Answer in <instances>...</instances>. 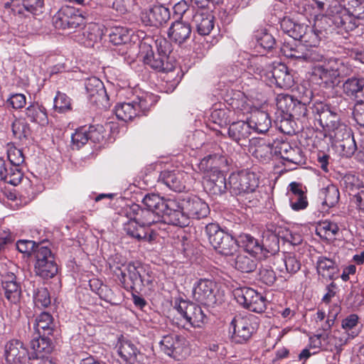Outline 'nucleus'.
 <instances>
[{
  "instance_id": "f257e3e1",
  "label": "nucleus",
  "mask_w": 364,
  "mask_h": 364,
  "mask_svg": "<svg viewBox=\"0 0 364 364\" xmlns=\"http://www.w3.org/2000/svg\"><path fill=\"white\" fill-rule=\"evenodd\" d=\"M142 203L145 208L133 204L125 210L129 220L124 223V230L139 241L151 242L155 239V233L149 227L162 221V210L166 207L164 198L154 193L146 194Z\"/></svg>"
},
{
  "instance_id": "f03ea898",
  "label": "nucleus",
  "mask_w": 364,
  "mask_h": 364,
  "mask_svg": "<svg viewBox=\"0 0 364 364\" xmlns=\"http://www.w3.org/2000/svg\"><path fill=\"white\" fill-rule=\"evenodd\" d=\"M348 8L336 4L329 9L328 14L320 20L321 23H331L343 34L355 30L364 18V0H348Z\"/></svg>"
},
{
  "instance_id": "7ed1b4c3",
  "label": "nucleus",
  "mask_w": 364,
  "mask_h": 364,
  "mask_svg": "<svg viewBox=\"0 0 364 364\" xmlns=\"http://www.w3.org/2000/svg\"><path fill=\"white\" fill-rule=\"evenodd\" d=\"M318 23H316L314 28L304 23H295L290 19H284L281 26L294 39L301 41L306 46L316 47L323 36V31L316 28Z\"/></svg>"
},
{
  "instance_id": "20e7f679",
  "label": "nucleus",
  "mask_w": 364,
  "mask_h": 364,
  "mask_svg": "<svg viewBox=\"0 0 364 364\" xmlns=\"http://www.w3.org/2000/svg\"><path fill=\"white\" fill-rule=\"evenodd\" d=\"M156 96L145 93L130 102H123L115 106V114L119 119L124 122L132 120L141 114H145L156 102Z\"/></svg>"
},
{
  "instance_id": "39448f33",
  "label": "nucleus",
  "mask_w": 364,
  "mask_h": 364,
  "mask_svg": "<svg viewBox=\"0 0 364 364\" xmlns=\"http://www.w3.org/2000/svg\"><path fill=\"white\" fill-rule=\"evenodd\" d=\"M205 233L209 242L218 253L230 256L237 251V240L223 230L218 224H208L205 227Z\"/></svg>"
},
{
  "instance_id": "423d86ee",
  "label": "nucleus",
  "mask_w": 364,
  "mask_h": 364,
  "mask_svg": "<svg viewBox=\"0 0 364 364\" xmlns=\"http://www.w3.org/2000/svg\"><path fill=\"white\" fill-rule=\"evenodd\" d=\"M122 267L123 269L121 267H116V269L120 272L121 277L119 279L125 289H140L151 284V277L148 274L147 277L143 274L145 269L140 263L130 262Z\"/></svg>"
},
{
  "instance_id": "0eeeda50",
  "label": "nucleus",
  "mask_w": 364,
  "mask_h": 364,
  "mask_svg": "<svg viewBox=\"0 0 364 364\" xmlns=\"http://www.w3.org/2000/svg\"><path fill=\"white\" fill-rule=\"evenodd\" d=\"M90 12L73 6L62 7L53 17V23L58 29H73L85 23Z\"/></svg>"
},
{
  "instance_id": "6e6552de",
  "label": "nucleus",
  "mask_w": 364,
  "mask_h": 364,
  "mask_svg": "<svg viewBox=\"0 0 364 364\" xmlns=\"http://www.w3.org/2000/svg\"><path fill=\"white\" fill-rule=\"evenodd\" d=\"M257 328V323L252 316H235L230 322V328H232V342L239 344L247 342Z\"/></svg>"
},
{
  "instance_id": "1a4fd4ad",
  "label": "nucleus",
  "mask_w": 364,
  "mask_h": 364,
  "mask_svg": "<svg viewBox=\"0 0 364 364\" xmlns=\"http://www.w3.org/2000/svg\"><path fill=\"white\" fill-rule=\"evenodd\" d=\"M230 191L235 195H242V193L255 191L259 186V178L252 171L242 170L238 173H233L229 177Z\"/></svg>"
},
{
  "instance_id": "9d476101",
  "label": "nucleus",
  "mask_w": 364,
  "mask_h": 364,
  "mask_svg": "<svg viewBox=\"0 0 364 364\" xmlns=\"http://www.w3.org/2000/svg\"><path fill=\"white\" fill-rule=\"evenodd\" d=\"M179 198L181 208L188 215V219L200 220L206 218L210 213L208 205L194 195H184Z\"/></svg>"
},
{
  "instance_id": "9b49d317",
  "label": "nucleus",
  "mask_w": 364,
  "mask_h": 364,
  "mask_svg": "<svg viewBox=\"0 0 364 364\" xmlns=\"http://www.w3.org/2000/svg\"><path fill=\"white\" fill-rule=\"evenodd\" d=\"M174 308L193 327H200L207 319L201 307L193 302L180 300L178 303L176 302Z\"/></svg>"
},
{
  "instance_id": "f8f14e48",
  "label": "nucleus",
  "mask_w": 364,
  "mask_h": 364,
  "mask_svg": "<svg viewBox=\"0 0 364 364\" xmlns=\"http://www.w3.org/2000/svg\"><path fill=\"white\" fill-rule=\"evenodd\" d=\"M139 54L146 65L156 71L169 72L173 69V65L171 63L166 60L157 53H155L152 46L145 41L140 43Z\"/></svg>"
},
{
  "instance_id": "ddd939ff",
  "label": "nucleus",
  "mask_w": 364,
  "mask_h": 364,
  "mask_svg": "<svg viewBox=\"0 0 364 364\" xmlns=\"http://www.w3.org/2000/svg\"><path fill=\"white\" fill-rule=\"evenodd\" d=\"M166 207L162 210V220L176 226L186 227L189 225V219L181 208L179 198L177 199H165Z\"/></svg>"
},
{
  "instance_id": "4468645a",
  "label": "nucleus",
  "mask_w": 364,
  "mask_h": 364,
  "mask_svg": "<svg viewBox=\"0 0 364 364\" xmlns=\"http://www.w3.org/2000/svg\"><path fill=\"white\" fill-rule=\"evenodd\" d=\"M159 344L166 354L176 359L180 360L188 354L185 339L178 335L164 336Z\"/></svg>"
},
{
  "instance_id": "2eb2a0df",
  "label": "nucleus",
  "mask_w": 364,
  "mask_h": 364,
  "mask_svg": "<svg viewBox=\"0 0 364 364\" xmlns=\"http://www.w3.org/2000/svg\"><path fill=\"white\" fill-rule=\"evenodd\" d=\"M314 109L317 115L316 120L326 132L331 133L342 124L338 114L328 105L318 103Z\"/></svg>"
},
{
  "instance_id": "dca6fc26",
  "label": "nucleus",
  "mask_w": 364,
  "mask_h": 364,
  "mask_svg": "<svg viewBox=\"0 0 364 364\" xmlns=\"http://www.w3.org/2000/svg\"><path fill=\"white\" fill-rule=\"evenodd\" d=\"M216 284L210 279H200L193 287L194 299L205 306H210L216 304Z\"/></svg>"
},
{
  "instance_id": "f3484780",
  "label": "nucleus",
  "mask_w": 364,
  "mask_h": 364,
  "mask_svg": "<svg viewBox=\"0 0 364 364\" xmlns=\"http://www.w3.org/2000/svg\"><path fill=\"white\" fill-rule=\"evenodd\" d=\"M1 282L6 299L12 304H18L22 295L19 279H18L14 273L6 272L2 274Z\"/></svg>"
},
{
  "instance_id": "a211bd4d",
  "label": "nucleus",
  "mask_w": 364,
  "mask_h": 364,
  "mask_svg": "<svg viewBox=\"0 0 364 364\" xmlns=\"http://www.w3.org/2000/svg\"><path fill=\"white\" fill-rule=\"evenodd\" d=\"M119 355L129 364H144L145 355L131 341L122 338L117 345Z\"/></svg>"
},
{
  "instance_id": "6ab92c4d",
  "label": "nucleus",
  "mask_w": 364,
  "mask_h": 364,
  "mask_svg": "<svg viewBox=\"0 0 364 364\" xmlns=\"http://www.w3.org/2000/svg\"><path fill=\"white\" fill-rule=\"evenodd\" d=\"M188 178V175L184 171L165 170L161 172L158 182L171 191L182 192L186 189Z\"/></svg>"
},
{
  "instance_id": "aec40b11",
  "label": "nucleus",
  "mask_w": 364,
  "mask_h": 364,
  "mask_svg": "<svg viewBox=\"0 0 364 364\" xmlns=\"http://www.w3.org/2000/svg\"><path fill=\"white\" fill-rule=\"evenodd\" d=\"M267 77L272 84L282 89H289L294 82L287 67L282 63L274 64L272 69L267 73Z\"/></svg>"
},
{
  "instance_id": "412c9836",
  "label": "nucleus",
  "mask_w": 364,
  "mask_h": 364,
  "mask_svg": "<svg viewBox=\"0 0 364 364\" xmlns=\"http://www.w3.org/2000/svg\"><path fill=\"white\" fill-rule=\"evenodd\" d=\"M85 87L90 102L99 105L107 100V95L102 82L96 77L87 78Z\"/></svg>"
},
{
  "instance_id": "4be33fe9",
  "label": "nucleus",
  "mask_w": 364,
  "mask_h": 364,
  "mask_svg": "<svg viewBox=\"0 0 364 364\" xmlns=\"http://www.w3.org/2000/svg\"><path fill=\"white\" fill-rule=\"evenodd\" d=\"M28 355L27 348L18 340L9 341L4 348L6 364H18L24 362Z\"/></svg>"
},
{
  "instance_id": "5701e85b",
  "label": "nucleus",
  "mask_w": 364,
  "mask_h": 364,
  "mask_svg": "<svg viewBox=\"0 0 364 364\" xmlns=\"http://www.w3.org/2000/svg\"><path fill=\"white\" fill-rule=\"evenodd\" d=\"M142 21L151 26H160L170 18L168 9L164 6H154L141 16Z\"/></svg>"
},
{
  "instance_id": "b1692460",
  "label": "nucleus",
  "mask_w": 364,
  "mask_h": 364,
  "mask_svg": "<svg viewBox=\"0 0 364 364\" xmlns=\"http://www.w3.org/2000/svg\"><path fill=\"white\" fill-rule=\"evenodd\" d=\"M205 177L207 178L204 182V188L209 194L220 195L225 192L228 188L226 179L220 170L215 169Z\"/></svg>"
},
{
  "instance_id": "393cba45",
  "label": "nucleus",
  "mask_w": 364,
  "mask_h": 364,
  "mask_svg": "<svg viewBox=\"0 0 364 364\" xmlns=\"http://www.w3.org/2000/svg\"><path fill=\"white\" fill-rule=\"evenodd\" d=\"M291 146H292L288 141L277 139L276 140H274L272 144L264 143L259 145L255 149L254 154L256 157H262V152H264V154H273L276 156H280L283 159Z\"/></svg>"
},
{
  "instance_id": "a878e982",
  "label": "nucleus",
  "mask_w": 364,
  "mask_h": 364,
  "mask_svg": "<svg viewBox=\"0 0 364 364\" xmlns=\"http://www.w3.org/2000/svg\"><path fill=\"white\" fill-rule=\"evenodd\" d=\"M343 93L353 100H356L364 95V77L354 75L347 78L342 85Z\"/></svg>"
},
{
  "instance_id": "bb28decb",
  "label": "nucleus",
  "mask_w": 364,
  "mask_h": 364,
  "mask_svg": "<svg viewBox=\"0 0 364 364\" xmlns=\"http://www.w3.org/2000/svg\"><path fill=\"white\" fill-rule=\"evenodd\" d=\"M251 127L248 122L238 121L232 123L228 128V136L240 145H244L251 134Z\"/></svg>"
},
{
  "instance_id": "cd10ccee",
  "label": "nucleus",
  "mask_w": 364,
  "mask_h": 364,
  "mask_svg": "<svg viewBox=\"0 0 364 364\" xmlns=\"http://www.w3.org/2000/svg\"><path fill=\"white\" fill-rule=\"evenodd\" d=\"M191 31V26L188 23L176 21L169 28L168 36L172 41L181 44L190 38Z\"/></svg>"
},
{
  "instance_id": "c85d7f7f",
  "label": "nucleus",
  "mask_w": 364,
  "mask_h": 364,
  "mask_svg": "<svg viewBox=\"0 0 364 364\" xmlns=\"http://www.w3.org/2000/svg\"><path fill=\"white\" fill-rule=\"evenodd\" d=\"M260 247L259 259L273 256L279 251V239L276 234L267 232L263 235Z\"/></svg>"
},
{
  "instance_id": "c756f323",
  "label": "nucleus",
  "mask_w": 364,
  "mask_h": 364,
  "mask_svg": "<svg viewBox=\"0 0 364 364\" xmlns=\"http://www.w3.org/2000/svg\"><path fill=\"white\" fill-rule=\"evenodd\" d=\"M290 193L289 202L291 208L294 210L305 209L308 205V201L304 191L302 190L301 184L296 182H291L289 184Z\"/></svg>"
},
{
  "instance_id": "7c9ffc66",
  "label": "nucleus",
  "mask_w": 364,
  "mask_h": 364,
  "mask_svg": "<svg viewBox=\"0 0 364 364\" xmlns=\"http://www.w3.org/2000/svg\"><path fill=\"white\" fill-rule=\"evenodd\" d=\"M228 166V160L225 157L213 154L205 156L199 163L198 168L200 171L204 172L206 175L214 171L219 170L223 167Z\"/></svg>"
},
{
  "instance_id": "2f4dec72",
  "label": "nucleus",
  "mask_w": 364,
  "mask_h": 364,
  "mask_svg": "<svg viewBox=\"0 0 364 364\" xmlns=\"http://www.w3.org/2000/svg\"><path fill=\"white\" fill-rule=\"evenodd\" d=\"M248 122L251 129L258 133H265L272 124L268 113L259 109L255 110L251 114Z\"/></svg>"
},
{
  "instance_id": "473e14b6",
  "label": "nucleus",
  "mask_w": 364,
  "mask_h": 364,
  "mask_svg": "<svg viewBox=\"0 0 364 364\" xmlns=\"http://www.w3.org/2000/svg\"><path fill=\"white\" fill-rule=\"evenodd\" d=\"M357 335L353 331L351 333L348 332H344L340 335L339 331H335L333 335L329 334H320L318 336V338L320 339V343L322 342H332L333 348L340 353L342 350V346L346 345L349 339L353 338Z\"/></svg>"
},
{
  "instance_id": "72a5a7b5",
  "label": "nucleus",
  "mask_w": 364,
  "mask_h": 364,
  "mask_svg": "<svg viewBox=\"0 0 364 364\" xmlns=\"http://www.w3.org/2000/svg\"><path fill=\"white\" fill-rule=\"evenodd\" d=\"M193 22L201 36L208 35L214 28V16L208 12H196Z\"/></svg>"
},
{
  "instance_id": "f704fd0d",
  "label": "nucleus",
  "mask_w": 364,
  "mask_h": 364,
  "mask_svg": "<svg viewBox=\"0 0 364 364\" xmlns=\"http://www.w3.org/2000/svg\"><path fill=\"white\" fill-rule=\"evenodd\" d=\"M318 274L325 279H333L338 272L336 262L326 257H319L316 262Z\"/></svg>"
},
{
  "instance_id": "c9c22d12",
  "label": "nucleus",
  "mask_w": 364,
  "mask_h": 364,
  "mask_svg": "<svg viewBox=\"0 0 364 364\" xmlns=\"http://www.w3.org/2000/svg\"><path fill=\"white\" fill-rule=\"evenodd\" d=\"M102 31L99 25L90 23L84 28L80 41L85 46L93 47L96 43L102 39Z\"/></svg>"
},
{
  "instance_id": "e433bc0d",
  "label": "nucleus",
  "mask_w": 364,
  "mask_h": 364,
  "mask_svg": "<svg viewBox=\"0 0 364 364\" xmlns=\"http://www.w3.org/2000/svg\"><path fill=\"white\" fill-rule=\"evenodd\" d=\"M240 245L250 255L259 259V254L262 252L260 242L250 234H240L237 239V246Z\"/></svg>"
},
{
  "instance_id": "4c0bfd02",
  "label": "nucleus",
  "mask_w": 364,
  "mask_h": 364,
  "mask_svg": "<svg viewBox=\"0 0 364 364\" xmlns=\"http://www.w3.org/2000/svg\"><path fill=\"white\" fill-rule=\"evenodd\" d=\"M34 328L38 335H52L53 331V316L47 312L41 313L35 319Z\"/></svg>"
},
{
  "instance_id": "58836bf2",
  "label": "nucleus",
  "mask_w": 364,
  "mask_h": 364,
  "mask_svg": "<svg viewBox=\"0 0 364 364\" xmlns=\"http://www.w3.org/2000/svg\"><path fill=\"white\" fill-rule=\"evenodd\" d=\"M44 1L45 0H22V6L14 9V11L25 16L29 14L39 15L43 13Z\"/></svg>"
},
{
  "instance_id": "ea45409f",
  "label": "nucleus",
  "mask_w": 364,
  "mask_h": 364,
  "mask_svg": "<svg viewBox=\"0 0 364 364\" xmlns=\"http://www.w3.org/2000/svg\"><path fill=\"white\" fill-rule=\"evenodd\" d=\"M26 115L31 122L45 126L48 119L46 109L38 104H33L26 109Z\"/></svg>"
},
{
  "instance_id": "a19ab883",
  "label": "nucleus",
  "mask_w": 364,
  "mask_h": 364,
  "mask_svg": "<svg viewBox=\"0 0 364 364\" xmlns=\"http://www.w3.org/2000/svg\"><path fill=\"white\" fill-rule=\"evenodd\" d=\"M314 74L319 77L321 81V83H323L326 86H331L337 78L331 62L326 65L316 67Z\"/></svg>"
},
{
  "instance_id": "79ce46f5",
  "label": "nucleus",
  "mask_w": 364,
  "mask_h": 364,
  "mask_svg": "<svg viewBox=\"0 0 364 364\" xmlns=\"http://www.w3.org/2000/svg\"><path fill=\"white\" fill-rule=\"evenodd\" d=\"M343 187L349 195L355 198L359 195L360 191L364 188V183L356 176L346 174L343 178Z\"/></svg>"
},
{
  "instance_id": "37998d69",
  "label": "nucleus",
  "mask_w": 364,
  "mask_h": 364,
  "mask_svg": "<svg viewBox=\"0 0 364 364\" xmlns=\"http://www.w3.org/2000/svg\"><path fill=\"white\" fill-rule=\"evenodd\" d=\"M58 271L55 261L46 262L43 264H34V272L36 275L43 279H50L55 277Z\"/></svg>"
},
{
  "instance_id": "c03bdc74",
  "label": "nucleus",
  "mask_w": 364,
  "mask_h": 364,
  "mask_svg": "<svg viewBox=\"0 0 364 364\" xmlns=\"http://www.w3.org/2000/svg\"><path fill=\"white\" fill-rule=\"evenodd\" d=\"M320 196L323 199V205L333 207L338 202L340 194L338 188L330 184L321 191Z\"/></svg>"
},
{
  "instance_id": "a18cd8bd",
  "label": "nucleus",
  "mask_w": 364,
  "mask_h": 364,
  "mask_svg": "<svg viewBox=\"0 0 364 364\" xmlns=\"http://www.w3.org/2000/svg\"><path fill=\"white\" fill-rule=\"evenodd\" d=\"M257 291L248 287H242L236 288L233 291V294L237 302L245 307L251 303V299L257 294Z\"/></svg>"
},
{
  "instance_id": "49530a36",
  "label": "nucleus",
  "mask_w": 364,
  "mask_h": 364,
  "mask_svg": "<svg viewBox=\"0 0 364 364\" xmlns=\"http://www.w3.org/2000/svg\"><path fill=\"white\" fill-rule=\"evenodd\" d=\"M234 265L236 269L244 273L252 272L257 268L256 261L244 254L237 255Z\"/></svg>"
},
{
  "instance_id": "de8ad7c7",
  "label": "nucleus",
  "mask_w": 364,
  "mask_h": 364,
  "mask_svg": "<svg viewBox=\"0 0 364 364\" xmlns=\"http://www.w3.org/2000/svg\"><path fill=\"white\" fill-rule=\"evenodd\" d=\"M318 234L326 239H333L338 234L340 228L336 223L325 220L319 222L317 228Z\"/></svg>"
},
{
  "instance_id": "09e8293b",
  "label": "nucleus",
  "mask_w": 364,
  "mask_h": 364,
  "mask_svg": "<svg viewBox=\"0 0 364 364\" xmlns=\"http://www.w3.org/2000/svg\"><path fill=\"white\" fill-rule=\"evenodd\" d=\"M48 336L38 335V338H33L31 341V348L36 353H50L53 350L52 342Z\"/></svg>"
},
{
  "instance_id": "8fccbe9b",
  "label": "nucleus",
  "mask_w": 364,
  "mask_h": 364,
  "mask_svg": "<svg viewBox=\"0 0 364 364\" xmlns=\"http://www.w3.org/2000/svg\"><path fill=\"white\" fill-rule=\"evenodd\" d=\"M109 41L114 45H122L129 41V31L122 26L113 27L109 34Z\"/></svg>"
},
{
  "instance_id": "3c124183",
  "label": "nucleus",
  "mask_w": 364,
  "mask_h": 364,
  "mask_svg": "<svg viewBox=\"0 0 364 364\" xmlns=\"http://www.w3.org/2000/svg\"><path fill=\"white\" fill-rule=\"evenodd\" d=\"M283 159L287 163L293 165L291 169H295L296 166L305 164L304 153L301 148L298 146H291Z\"/></svg>"
},
{
  "instance_id": "603ef678",
  "label": "nucleus",
  "mask_w": 364,
  "mask_h": 364,
  "mask_svg": "<svg viewBox=\"0 0 364 364\" xmlns=\"http://www.w3.org/2000/svg\"><path fill=\"white\" fill-rule=\"evenodd\" d=\"M33 255L35 257V264H43L46 262L55 261V257L50 248L42 244L36 245Z\"/></svg>"
},
{
  "instance_id": "864d4df0",
  "label": "nucleus",
  "mask_w": 364,
  "mask_h": 364,
  "mask_svg": "<svg viewBox=\"0 0 364 364\" xmlns=\"http://www.w3.org/2000/svg\"><path fill=\"white\" fill-rule=\"evenodd\" d=\"M11 129L14 136L19 140L26 139L31 134L29 125L22 119H16L11 124Z\"/></svg>"
},
{
  "instance_id": "5fc2aeb1",
  "label": "nucleus",
  "mask_w": 364,
  "mask_h": 364,
  "mask_svg": "<svg viewBox=\"0 0 364 364\" xmlns=\"http://www.w3.org/2000/svg\"><path fill=\"white\" fill-rule=\"evenodd\" d=\"M23 176V173L19 166H10L6 168L1 181L16 186L21 183Z\"/></svg>"
},
{
  "instance_id": "6e6d98bb",
  "label": "nucleus",
  "mask_w": 364,
  "mask_h": 364,
  "mask_svg": "<svg viewBox=\"0 0 364 364\" xmlns=\"http://www.w3.org/2000/svg\"><path fill=\"white\" fill-rule=\"evenodd\" d=\"M255 37L257 45L266 50H272L276 43L274 38L266 30L257 31Z\"/></svg>"
},
{
  "instance_id": "4d7b16f0",
  "label": "nucleus",
  "mask_w": 364,
  "mask_h": 364,
  "mask_svg": "<svg viewBox=\"0 0 364 364\" xmlns=\"http://www.w3.org/2000/svg\"><path fill=\"white\" fill-rule=\"evenodd\" d=\"M33 301L38 307L46 308L50 304L48 290L45 287H38L33 291Z\"/></svg>"
},
{
  "instance_id": "13d9d810",
  "label": "nucleus",
  "mask_w": 364,
  "mask_h": 364,
  "mask_svg": "<svg viewBox=\"0 0 364 364\" xmlns=\"http://www.w3.org/2000/svg\"><path fill=\"white\" fill-rule=\"evenodd\" d=\"M71 141L73 149H79L86 144L89 141L87 127L84 126L77 129L71 136Z\"/></svg>"
},
{
  "instance_id": "bf43d9fd",
  "label": "nucleus",
  "mask_w": 364,
  "mask_h": 364,
  "mask_svg": "<svg viewBox=\"0 0 364 364\" xmlns=\"http://www.w3.org/2000/svg\"><path fill=\"white\" fill-rule=\"evenodd\" d=\"M309 85L308 82H305L296 86L293 95L295 100L304 102V103L311 102L313 98V92Z\"/></svg>"
},
{
  "instance_id": "052dcab7",
  "label": "nucleus",
  "mask_w": 364,
  "mask_h": 364,
  "mask_svg": "<svg viewBox=\"0 0 364 364\" xmlns=\"http://www.w3.org/2000/svg\"><path fill=\"white\" fill-rule=\"evenodd\" d=\"M54 109L59 113H65L72 109L71 101L65 93L58 92L54 98Z\"/></svg>"
},
{
  "instance_id": "680f3d73",
  "label": "nucleus",
  "mask_w": 364,
  "mask_h": 364,
  "mask_svg": "<svg viewBox=\"0 0 364 364\" xmlns=\"http://www.w3.org/2000/svg\"><path fill=\"white\" fill-rule=\"evenodd\" d=\"M7 156L11 166H20L25 160L22 151L16 148L13 144H8L7 145Z\"/></svg>"
},
{
  "instance_id": "e2e57ef3",
  "label": "nucleus",
  "mask_w": 364,
  "mask_h": 364,
  "mask_svg": "<svg viewBox=\"0 0 364 364\" xmlns=\"http://www.w3.org/2000/svg\"><path fill=\"white\" fill-rule=\"evenodd\" d=\"M277 262L282 265H284L287 272L289 274H295L301 268V262L294 255L289 254L285 255Z\"/></svg>"
},
{
  "instance_id": "0e129e2a",
  "label": "nucleus",
  "mask_w": 364,
  "mask_h": 364,
  "mask_svg": "<svg viewBox=\"0 0 364 364\" xmlns=\"http://www.w3.org/2000/svg\"><path fill=\"white\" fill-rule=\"evenodd\" d=\"M95 292L100 296L101 299L112 304L117 305L119 304V299L117 298L114 291L107 285H100Z\"/></svg>"
},
{
  "instance_id": "69168bd1",
  "label": "nucleus",
  "mask_w": 364,
  "mask_h": 364,
  "mask_svg": "<svg viewBox=\"0 0 364 364\" xmlns=\"http://www.w3.org/2000/svg\"><path fill=\"white\" fill-rule=\"evenodd\" d=\"M308 104L309 103H304V102L295 100L289 117L304 121L308 115V109L306 107Z\"/></svg>"
},
{
  "instance_id": "338daca9",
  "label": "nucleus",
  "mask_w": 364,
  "mask_h": 364,
  "mask_svg": "<svg viewBox=\"0 0 364 364\" xmlns=\"http://www.w3.org/2000/svg\"><path fill=\"white\" fill-rule=\"evenodd\" d=\"M295 99L293 95H279L277 98V106L282 112L289 114Z\"/></svg>"
},
{
  "instance_id": "774afa93",
  "label": "nucleus",
  "mask_w": 364,
  "mask_h": 364,
  "mask_svg": "<svg viewBox=\"0 0 364 364\" xmlns=\"http://www.w3.org/2000/svg\"><path fill=\"white\" fill-rule=\"evenodd\" d=\"M266 306V298L260 293L257 292V294L252 298L251 303L247 304L246 309L256 313H262L265 311Z\"/></svg>"
}]
</instances>
